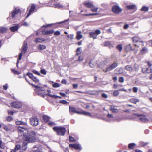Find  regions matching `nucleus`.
<instances>
[{
    "instance_id": "8fccbe9b",
    "label": "nucleus",
    "mask_w": 152,
    "mask_h": 152,
    "mask_svg": "<svg viewBox=\"0 0 152 152\" xmlns=\"http://www.w3.org/2000/svg\"><path fill=\"white\" fill-rule=\"evenodd\" d=\"M128 148L130 149H132L133 148V143L129 144L128 145Z\"/></svg>"
},
{
    "instance_id": "473e14b6",
    "label": "nucleus",
    "mask_w": 152,
    "mask_h": 152,
    "mask_svg": "<svg viewBox=\"0 0 152 152\" xmlns=\"http://www.w3.org/2000/svg\"><path fill=\"white\" fill-rule=\"evenodd\" d=\"M126 69L130 72H131L132 71V68L130 65H127L126 66Z\"/></svg>"
},
{
    "instance_id": "6e6552de",
    "label": "nucleus",
    "mask_w": 152,
    "mask_h": 152,
    "mask_svg": "<svg viewBox=\"0 0 152 152\" xmlns=\"http://www.w3.org/2000/svg\"><path fill=\"white\" fill-rule=\"evenodd\" d=\"M112 11L116 14H118L121 13L122 10L118 6L114 5L112 7Z\"/></svg>"
},
{
    "instance_id": "bf43d9fd",
    "label": "nucleus",
    "mask_w": 152,
    "mask_h": 152,
    "mask_svg": "<svg viewBox=\"0 0 152 152\" xmlns=\"http://www.w3.org/2000/svg\"><path fill=\"white\" fill-rule=\"evenodd\" d=\"M69 140L71 142H74L75 141V140L74 139L73 137L69 136Z\"/></svg>"
},
{
    "instance_id": "ea45409f",
    "label": "nucleus",
    "mask_w": 152,
    "mask_h": 152,
    "mask_svg": "<svg viewBox=\"0 0 152 152\" xmlns=\"http://www.w3.org/2000/svg\"><path fill=\"white\" fill-rule=\"evenodd\" d=\"M3 128L6 131H10V128H8L6 125L4 126Z\"/></svg>"
},
{
    "instance_id": "2eb2a0df",
    "label": "nucleus",
    "mask_w": 152,
    "mask_h": 152,
    "mask_svg": "<svg viewBox=\"0 0 152 152\" xmlns=\"http://www.w3.org/2000/svg\"><path fill=\"white\" fill-rule=\"evenodd\" d=\"M35 9V5L34 4H33L31 5V8L29 10L28 13V14L26 18L29 16L32 13L34 12V10Z\"/></svg>"
},
{
    "instance_id": "e2e57ef3",
    "label": "nucleus",
    "mask_w": 152,
    "mask_h": 152,
    "mask_svg": "<svg viewBox=\"0 0 152 152\" xmlns=\"http://www.w3.org/2000/svg\"><path fill=\"white\" fill-rule=\"evenodd\" d=\"M22 25L26 26H29V25L28 23H27L26 22H25L23 23H22Z\"/></svg>"
},
{
    "instance_id": "4468645a",
    "label": "nucleus",
    "mask_w": 152,
    "mask_h": 152,
    "mask_svg": "<svg viewBox=\"0 0 152 152\" xmlns=\"http://www.w3.org/2000/svg\"><path fill=\"white\" fill-rule=\"evenodd\" d=\"M69 111L73 113H80V112L75 107H69Z\"/></svg>"
},
{
    "instance_id": "680f3d73",
    "label": "nucleus",
    "mask_w": 152,
    "mask_h": 152,
    "mask_svg": "<svg viewBox=\"0 0 152 152\" xmlns=\"http://www.w3.org/2000/svg\"><path fill=\"white\" fill-rule=\"evenodd\" d=\"M102 96L103 97L105 98H107L108 97L107 95L106 94L104 93L102 94Z\"/></svg>"
},
{
    "instance_id": "09e8293b",
    "label": "nucleus",
    "mask_w": 152,
    "mask_h": 152,
    "mask_svg": "<svg viewBox=\"0 0 152 152\" xmlns=\"http://www.w3.org/2000/svg\"><path fill=\"white\" fill-rule=\"evenodd\" d=\"M34 152H42V150L40 148H37L34 150Z\"/></svg>"
},
{
    "instance_id": "69168bd1",
    "label": "nucleus",
    "mask_w": 152,
    "mask_h": 152,
    "mask_svg": "<svg viewBox=\"0 0 152 152\" xmlns=\"http://www.w3.org/2000/svg\"><path fill=\"white\" fill-rule=\"evenodd\" d=\"M3 87L4 89L5 90H7L8 87V85L7 84H6L5 85L3 86Z\"/></svg>"
},
{
    "instance_id": "9b49d317",
    "label": "nucleus",
    "mask_w": 152,
    "mask_h": 152,
    "mask_svg": "<svg viewBox=\"0 0 152 152\" xmlns=\"http://www.w3.org/2000/svg\"><path fill=\"white\" fill-rule=\"evenodd\" d=\"M118 65L115 62L111 65L109 66L106 68V69L105 71V72H106L108 71H109L112 69L115 68V67H116Z\"/></svg>"
},
{
    "instance_id": "5701e85b",
    "label": "nucleus",
    "mask_w": 152,
    "mask_h": 152,
    "mask_svg": "<svg viewBox=\"0 0 152 152\" xmlns=\"http://www.w3.org/2000/svg\"><path fill=\"white\" fill-rule=\"evenodd\" d=\"M149 8L148 7H146L145 6H143L142 7L140 10L141 11H143L146 12L148 10Z\"/></svg>"
},
{
    "instance_id": "c03bdc74",
    "label": "nucleus",
    "mask_w": 152,
    "mask_h": 152,
    "mask_svg": "<svg viewBox=\"0 0 152 152\" xmlns=\"http://www.w3.org/2000/svg\"><path fill=\"white\" fill-rule=\"evenodd\" d=\"M47 95H48L51 97H53L54 98L56 99L58 98V96L55 95H52L51 94H47Z\"/></svg>"
},
{
    "instance_id": "20e7f679",
    "label": "nucleus",
    "mask_w": 152,
    "mask_h": 152,
    "mask_svg": "<svg viewBox=\"0 0 152 152\" xmlns=\"http://www.w3.org/2000/svg\"><path fill=\"white\" fill-rule=\"evenodd\" d=\"M27 43H25L24 42L23 45V50L22 51V52L20 53L19 56V57H18V60L17 62V65L18 66V64L19 63V61L18 60H20L21 59L22 55V53L24 54L26 53V52L27 51Z\"/></svg>"
},
{
    "instance_id": "864d4df0",
    "label": "nucleus",
    "mask_w": 152,
    "mask_h": 152,
    "mask_svg": "<svg viewBox=\"0 0 152 152\" xmlns=\"http://www.w3.org/2000/svg\"><path fill=\"white\" fill-rule=\"evenodd\" d=\"M145 62L147 63V65L148 66H149V67H151L152 66V64L150 61H146Z\"/></svg>"
},
{
    "instance_id": "7ed1b4c3",
    "label": "nucleus",
    "mask_w": 152,
    "mask_h": 152,
    "mask_svg": "<svg viewBox=\"0 0 152 152\" xmlns=\"http://www.w3.org/2000/svg\"><path fill=\"white\" fill-rule=\"evenodd\" d=\"M96 117L99 118H102L106 120H113V117L112 115H96Z\"/></svg>"
},
{
    "instance_id": "37998d69",
    "label": "nucleus",
    "mask_w": 152,
    "mask_h": 152,
    "mask_svg": "<svg viewBox=\"0 0 152 152\" xmlns=\"http://www.w3.org/2000/svg\"><path fill=\"white\" fill-rule=\"evenodd\" d=\"M54 24H54V23L47 24H46V25H43L42 27H44V28H46V27H48L50 26L51 25H54Z\"/></svg>"
},
{
    "instance_id": "2f4dec72",
    "label": "nucleus",
    "mask_w": 152,
    "mask_h": 152,
    "mask_svg": "<svg viewBox=\"0 0 152 152\" xmlns=\"http://www.w3.org/2000/svg\"><path fill=\"white\" fill-rule=\"evenodd\" d=\"M82 52V50L81 48H78L77 50V55L76 57L77 56V55H78L80 54Z\"/></svg>"
},
{
    "instance_id": "1a4fd4ad",
    "label": "nucleus",
    "mask_w": 152,
    "mask_h": 152,
    "mask_svg": "<svg viewBox=\"0 0 152 152\" xmlns=\"http://www.w3.org/2000/svg\"><path fill=\"white\" fill-rule=\"evenodd\" d=\"M138 117L140 120L142 122H147L148 119L145 115H135Z\"/></svg>"
},
{
    "instance_id": "f03ea898",
    "label": "nucleus",
    "mask_w": 152,
    "mask_h": 152,
    "mask_svg": "<svg viewBox=\"0 0 152 152\" xmlns=\"http://www.w3.org/2000/svg\"><path fill=\"white\" fill-rule=\"evenodd\" d=\"M53 129L59 135H64L66 131L65 128L61 126L54 127L53 128Z\"/></svg>"
},
{
    "instance_id": "a878e982",
    "label": "nucleus",
    "mask_w": 152,
    "mask_h": 152,
    "mask_svg": "<svg viewBox=\"0 0 152 152\" xmlns=\"http://www.w3.org/2000/svg\"><path fill=\"white\" fill-rule=\"evenodd\" d=\"M43 119L45 122H48L50 119V117L46 115H44L43 116Z\"/></svg>"
},
{
    "instance_id": "7c9ffc66",
    "label": "nucleus",
    "mask_w": 152,
    "mask_h": 152,
    "mask_svg": "<svg viewBox=\"0 0 152 152\" xmlns=\"http://www.w3.org/2000/svg\"><path fill=\"white\" fill-rule=\"evenodd\" d=\"M38 48L39 50H42L45 49L46 48V47L44 45H39L38 46Z\"/></svg>"
},
{
    "instance_id": "f3484780",
    "label": "nucleus",
    "mask_w": 152,
    "mask_h": 152,
    "mask_svg": "<svg viewBox=\"0 0 152 152\" xmlns=\"http://www.w3.org/2000/svg\"><path fill=\"white\" fill-rule=\"evenodd\" d=\"M48 6L51 7H53L55 8H58L59 9H62L63 8V6L58 3L54 4L53 5H49Z\"/></svg>"
},
{
    "instance_id": "603ef678",
    "label": "nucleus",
    "mask_w": 152,
    "mask_h": 152,
    "mask_svg": "<svg viewBox=\"0 0 152 152\" xmlns=\"http://www.w3.org/2000/svg\"><path fill=\"white\" fill-rule=\"evenodd\" d=\"M124 78L123 77H120L119 80V81L121 83H123L124 82Z\"/></svg>"
},
{
    "instance_id": "4d7b16f0",
    "label": "nucleus",
    "mask_w": 152,
    "mask_h": 152,
    "mask_svg": "<svg viewBox=\"0 0 152 152\" xmlns=\"http://www.w3.org/2000/svg\"><path fill=\"white\" fill-rule=\"evenodd\" d=\"M60 34V32L59 31H57L56 32H55L54 33V35L56 36V35H59Z\"/></svg>"
},
{
    "instance_id": "4be33fe9",
    "label": "nucleus",
    "mask_w": 152,
    "mask_h": 152,
    "mask_svg": "<svg viewBox=\"0 0 152 152\" xmlns=\"http://www.w3.org/2000/svg\"><path fill=\"white\" fill-rule=\"evenodd\" d=\"M90 35V37L93 38L94 39L96 38L97 35L94 32H91L89 33Z\"/></svg>"
},
{
    "instance_id": "cd10ccee",
    "label": "nucleus",
    "mask_w": 152,
    "mask_h": 152,
    "mask_svg": "<svg viewBox=\"0 0 152 152\" xmlns=\"http://www.w3.org/2000/svg\"><path fill=\"white\" fill-rule=\"evenodd\" d=\"M125 49L127 51H130L132 50V47L129 44L125 46Z\"/></svg>"
},
{
    "instance_id": "a18cd8bd",
    "label": "nucleus",
    "mask_w": 152,
    "mask_h": 152,
    "mask_svg": "<svg viewBox=\"0 0 152 152\" xmlns=\"http://www.w3.org/2000/svg\"><path fill=\"white\" fill-rule=\"evenodd\" d=\"M67 37L68 38H69L70 39L72 40L73 38L74 35L73 34H71L70 35H67Z\"/></svg>"
},
{
    "instance_id": "49530a36",
    "label": "nucleus",
    "mask_w": 152,
    "mask_h": 152,
    "mask_svg": "<svg viewBox=\"0 0 152 152\" xmlns=\"http://www.w3.org/2000/svg\"><path fill=\"white\" fill-rule=\"evenodd\" d=\"M31 79L36 83L38 82L39 81V80L34 77Z\"/></svg>"
},
{
    "instance_id": "6ab92c4d",
    "label": "nucleus",
    "mask_w": 152,
    "mask_h": 152,
    "mask_svg": "<svg viewBox=\"0 0 152 152\" xmlns=\"http://www.w3.org/2000/svg\"><path fill=\"white\" fill-rule=\"evenodd\" d=\"M77 36L76 37V39L79 40L81 39L83 37V35L81 34V31H77L76 32Z\"/></svg>"
},
{
    "instance_id": "39448f33",
    "label": "nucleus",
    "mask_w": 152,
    "mask_h": 152,
    "mask_svg": "<svg viewBox=\"0 0 152 152\" xmlns=\"http://www.w3.org/2000/svg\"><path fill=\"white\" fill-rule=\"evenodd\" d=\"M134 46L137 47L138 48L140 45L142 44L143 41L140 38L137 37H134Z\"/></svg>"
},
{
    "instance_id": "c9c22d12",
    "label": "nucleus",
    "mask_w": 152,
    "mask_h": 152,
    "mask_svg": "<svg viewBox=\"0 0 152 152\" xmlns=\"http://www.w3.org/2000/svg\"><path fill=\"white\" fill-rule=\"evenodd\" d=\"M7 31V28L4 27H2L0 29V32L4 33Z\"/></svg>"
},
{
    "instance_id": "e433bc0d",
    "label": "nucleus",
    "mask_w": 152,
    "mask_h": 152,
    "mask_svg": "<svg viewBox=\"0 0 152 152\" xmlns=\"http://www.w3.org/2000/svg\"><path fill=\"white\" fill-rule=\"evenodd\" d=\"M20 145H16L15 147V150L14 151H15V152H16V151L19 150L20 148Z\"/></svg>"
},
{
    "instance_id": "3c124183",
    "label": "nucleus",
    "mask_w": 152,
    "mask_h": 152,
    "mask_svg": "<svg viewBox=\"0 0 152 152\" xmlns=\"http://www.w3.org/2000/svg\"><path fill=\"white\" fill-rule=\"evenodd\" d=\"M41 73L44 75H45L46 74V72L45 69H41Z\"/></svg>"
},
{
    "instance_id": "774afa93",
    "label": "nucleus",
    "mask_w": 152,
    "mask_h": 152,
    "mask_svg": "<svg viewBox=\"0 0 152 152\" xmlns=\"http://www.w3.org/2000/svg\"><path fill=\"white\" fill-rule=\"evenodd\" d=\"M8 112L9 114H13L15 113V112L11 110H8Z\"/></svg>"
},
{
    "instance_id": "dca6fc26",
    "label": "nucleus",
    "mask_w": 152,
    "mask_h": 152,
    "mask_svg": "<svg viewBox=\"0 0 152 152\" xmlns=\"http://www.w3.org/2000/svg\"><path fill=\"white\" fill-rule=\"evenodd\" d=\"M54 32V31L52 30H43L42 31V33L43 34L47 35L53 34Z\"/></svg>"
},
{
    "instance_id": "0eeeda50",
    "label": "nucleus",
    "mask_w": 152,
    "mask_h": 152,
    "mask_svg": "<svg viewBox=\"0 0 152 152\" xmlns=\"http://www.w3.org/2000/svg\"><path fill=\"white\" fill-rule=\"evenodd\" d=\"M30 122L31 124L33 126H37L39 123V120L35 117H32L30 118Z\"/></svg>"
},
{
    "instance_id": "bb28decb",
    "label": "nucleus",
    "mask_w": 152,
    "mask_h": 152,
    "mask_svg": "<svg viewBox=\"0 0 152 152\" xmlns=\"http://www.w3.org/2000/svg\"><path fill=\"white\" fill-rule=\"evenodd\" d=\"M91 10L93 12H97L98 10V8L96 7H95L93 5H92L91 8H90Z\"/></svg>"
},
{
    "instance_id": "a211bd4d",
    "label": "nucleus",
    "mask_w": 152,
    "mask_h": 152,
    "mask_svg": "<svg viewBox=\"0 0 152 152\" xmlns=\"http://www.w3.org/2000/svg\"><path fill=\"white\" fill-rule=\"evenodd\" d=\"M69 147L72 148H75L77 150H79L81 149L80 146L78 144H70Z\"/></svg>"
},
{
    "instance_id": "5fc2aeb1",
    "label": "nucleus",
    "mask_w": 152,
    "mask_h": 152,
    "mask_svg": "<svg viewBox=\"0 0 152 152\" xmlns=\"http://www.w3.org/2000/svg\"><path fill=\"white\" fill-rule=\"evenodd\" d=\"M127 8L129 10L132 9L133 8V5H128L127 6Z\"/></svg>"
},
{
    "instance_id": "052dcab7",
    "label": "nucleus",
    "mask_w": 152,
    "mask_h": 152,
    "mask_svg": "<svg viewBox=\"0 0 152 152\" xmlns=\"http://www.w3.org/2000/svg\"><path fill=\"white\" fill-rule=\"evenodd\" d=\"M134 67L135 71H137V70H138L139 68V66L138 65L135 64L134 65Z\"/></svg>"
},
{
    "instance_id": "aec40b11",
    "label": "nucleus",
    "mask_w": 152,
    "mask_h": 152,
    "mask_svg": "<svg viewBox=\"0 0 152 152\" xmlns=\"http://www.w3.org/2000/svg\"><path fill=\"white\" fill-rule=\"evenodd\" d=\"M19 26V25L18 24H17L15 26L10 27V29L12 32H14L18 30Z\"/></svg>"
},
{
    "instance_id": "423d86ee",
    "label": "nucleus",
    "mask_w": 152,
    "mask_h": 152,
    "mask_svg": "<svg viewBox=\"0 0 152 152\" xmlns=\"http://www.w3.org/2000/svg\"><path fill=\"white\" fill-rule=\"evenodd\" d=\"M11 106L17 109L23 106V103L20 102L15 101L11 103Z\"/></svg>"
},
{
    "instance_id": "c85d7f7f",
    "label": "nucleus",
    "mask_w": 152,
    "mask_h": 152,
    "mask_svg": "<svg viewBox=\"0 0 152 152\" xmlns=\"http://www.w3.org/2000/svg\"><path fill=\"white\" fill-rule=\"evenodd\" d=\"M96 64L94 62V60H92L89 63V65L90 67L93 68L96 65Z\"/></svg>"
},
{
    "instance_id": "f257e3e1",
    "label": "nucleus",
    "mask_w": 152,
    "mask_h": 152,
    "mask_svg": "<svg viewBox=\"0 0 152 152\" xmlns=\"http://www.w3.org/2000/svg\"><path fill=\"white\" fill-rule=\"evenodd\" d=\"M19 134L23 135V139L24 140L28 142H33L35 141V137L34 136L36 134L34 131L28 133V130L26 129L19 127L18 128Z\"/></svg>"
},
{
    "instance_id": "de8ad7c7",
    "label": "nucleus",
    "mask_w": 152,
    "mask_h": 152,
    "mask_svg": "<svg viewBox=\"0 0 152 152\" xmlns=\"http://www.w3.org/2000/svg\"><path fill=\"white\" fill-rule=\"evenodd\" d=\"M27 75L31 79H32L33 77H34L32 74L31 73H28Z\"/></svg>"
},
{
    "instance_id": "f8f14e48",
    "label": "nucleus",
    "mask_w": 152,
    "mask_h": 152,
    "mask_svg": "<svg viewBox=\"0 0 152 152\" xmlns=\"http://www.w3.org/2000/svg\"><path fill=\"white\" fill-rule=\"evenodd\" d=\"M29 83V84L32 85V86L36 88V89H35V91L38 95H39V94L38 92L39 91H43V88L40 86L35 85L32 84H31Z\"/></svg>"
},
{
    "instance_id": "4c0bfd02",
    "label": "nucleus",
    "mask_w": 152,
    "mask_h": 152,
    "mask_svg": "<svg viewBox=\"0 0 152 152\" xmlns=\"http://www.w3.org/2000/svg\"><path fill=\"white\" fill-rule=\"evenodd\" d=\"M11 71L15 74L18 75L20 74V72L16 71L14 69H12Z\"/></svg>"
},
{
    "instance_id": "412c9836",
    "label": "nucleus",
    "mask_w": 152,
    "mask_h": 152,
    "mask_svg": "<svg viewBox=\"0 0 152 152\" xmlns=\"http://www.w3.org/2000/svg\"><path fill=\"white\" fill-rule=\"evenodd\" d=\"M15 123L17 125H27V123L26 122H23L20 121H17L15 122Z\"/></svg>"
},
{
    "instance_id": "0e129e2a",
    "label": "nucleus",
    "mask_w": 152,
    "mask_h": 152,
    "mask_svg": "<svg viewBox=\"0 0 152 152\" xmlns=\"http://www.w3.org/2000/svg\"><path fill=\"white\" fill-rule=\"evenodd\" d=\"M33 72L35 74H36L38 75H40V73L38 72L37 71L35 70H33Z\"/></svg>"
},
{
    "instance_id": "338daca9",
    "label": "nucleus",
    "mask_w": 152,
    "mask_h": 152,
    "mask_svg": "<svg viewBox=\"0 0 152 152\" xmlns=\"http://www.w3.org/2000/svg\"><path fill=\"white\" fill-rule=\"evenodd\" d=\"M139 100L138 99H134V103L136 104L137 102H138Z\"/></svg>"
},
{
    "instance_id": "9d476101",
    "label": "nucleus",
    "mask_w": 152,
    "mask_h": 152,
    "mask_svg": "<svg viewBox=\"0 0 152 152\" xmlns=\"http://www.w3.org/2000/svg\"><path fill=\"white\" fill-rule=\"evenodd\" d=\"M20 14V10L19 9L16 8L14 10L12 13V17L13 18H16L18 17Z\"/></svg>"
},
{
    "instance_id": "58836bf2",
    "label": "nucleus",
    "mask_w": 152,
    "mask_h": 152,
    "mask_svg": "<svg viewBox=\"0 0 152 152\" xmlns=\"http://www.w3.org/2000/svg\"><path fill=\"white\" fill-rule=\"evenodd\" d=\"M119 94V92L118 90L114 91L113 93V95L115 96H117Z\"/></svg>"
},
{
    "instance_id": "79ce46f5",
    "label": "nucleus",
    "mask_w": 152,
    "mask_h": 152,
    "mask_svg": "<svg viewBox=\"0 0 152 152\" xmlns=\"http://www.w3.org/2000/svg\"><path fill=\"white\" fill-rule=\"evenodd\" d=\"M13 119L12 117L11 116H8L6 118V120L8 121H10Z\"/></svg>"
},
{
    "instance_id": "ddd939ff",
    "label": "nucleus",
    "mask_w": 152,
    "mask_h": 152,
    "mask_svg": "<svg viewBox=\"0 0 152 152\" xmlns=\"http://www.w3.org/2000/svg\"><path fill=\"white\" fill-rule=\"evenodd\" d=\"M142 72L144 73H150L152 72V69L149 67L143 68L142 69Z\"/></svg>"
},
{
    "instance_id": "393cba45",
    "label": "nucleus",
    "mask_w": 152,
    "mask_h": 152,
    "mask_svg": "<svg viewBox=\"0 0 152 152\" xmlns=\"http://www.w3.org/2000/svg\"><path fill=\"white\" fill-rule=\"evenodd\" d=\"M84 4L87 7L90 8H91L93 4H92L91 3L88 2L87 1L85 2L84 3Z\"/></svg>"
},
{
    "instance_id": "13d9d810",
    "label": "nucleus",
    "mask_w": 152,
    "mask_h": 152,
    "mask_svg": "<svg viewBox=\"0 0 152 152\" xmlns=\"http://www.w3.org/2000/svg\"><path fill=\"white\" fill-rule=\"evenodd\" d=\"M83 59V57L82 56H80L78 57V60L79 61H81Z\"/></svg>"
},
{
    "instance_id": "72a5a7b5",
    "label": "nucleus",
    "mask_w": 152,
    "mask_h": 152,
    "mask_svg": "<svg viewBox=\"0 0 152 152\" xmlns=\"http://www.w3.org/2000/svg\"><path fill=\"white\" fill-rule=\"evenodd\" d=\"M27 143L26 142H24L23 143L22 148L23 149L25 150L27 147Z\"/></svg>"
},
{
    "instance_id": "c756f323",
    "label": "nucleus",
    "mask_w": 152,
    "mask_h": 152,
    "mask_svg": "<svg viewBox=\"0 0 152 152\" xmlns=\"http://www.w3.org/2000/svg\"><path fill=\"white\" fill-rule=\"evenodd\" d=\"M147 49L146 47H144L140 50V53L142 54L145 53L147 51Z\"/></svg>"
},
{
    "instance_id": "b1692460",
    "label": "nucleus",
    "mask_w": 152,
    "mask_h": 152,
    "mask_svg": "<svg viewBox=\"0 0 152 152\" xmlns=\"http://www.w3.org/2000/svg\"><path fill=\"white\" fill-rule=\"evenodd\" d=\"M45 41L44 38H37L35 39V42L36 43H39Z\"/></svg>"
},
{
    "instance_id": "f704fd0d",
    "label": "nucleus",
    "mask_w": 152,
    "mask_h": 152,
    "mask_svg": "<svg viewBox=\"0 0 152 152\" xmlns=\"http://www.w3.org/2000/svg\"><path fill=\"white\" fill-rule=\"evenodd\" d=\"M52 86L54 88H58L60 86V85L58 83H55L53 84Z\"/></svg>"
},
{
    "instance_id": "6e6d98bb",
    "label": "nucleus",
    "mask_w": 152,
    "mask_h": 152,
    "mask_svg": "<svg viewBox=\"0 0 152 152\" xmlns=\"http://www.w3.org/2000/svg\"><path fill=\"white\" fill-rule=\"evenodd\" d=\"M96 34L97 35L100 34L101 33V31L100 30H96L95 31V32Z\"/></svg>"
},
{
    "instance_id": "a19ab883",
    "label": "nucleus",
    "mask_w": 152,
    "mask_h": 152,
    "mask_svg": "<svg viewBox=\"0 0 152 152\" xmlns=\"http://www.w3.org/2000/svg\"><path fill=\"white\" fill-rule=\"evenodd\" d=\"M117 48L120 51H121L122 50V47L121 45H119L117 46Z\"/></svg>"
}]
</instances>
